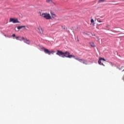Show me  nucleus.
Segmentation results:
<instances>
[{"label": "nucleus", "mask_w": 124, "mask_h": 124, "mask_svg": "<svg viewBox=\"0 0 124 124\" xmlns=\"http://www.w3.org/2000/svg\"><path fill=\"white\" fill-rule=\"evenodd\" d=\"M62 55H64V57H66V58H69V59H71V58H74L75 60L78 61V62H81V63H83L84 64H89V62H88V61L82 59L78 57H76L73 55H69V52H66L65 53L63 52Z\"/></svg>", "instance_id": "f257e3e1"}, {"label": "nucleus", "mask_w": 124, "mask_h": 124, "mask_svg": "<svg viewBox=\"0 0 124 124\" xmlns=\"http://www.w3.org/2000/svg\"><path fill=\"white\" fill-rule=\"evenodd\" d=\"M41 16L43 17V18H45V19H46V20H50L51 19V16L50 15V14L42 13L41 15Z\"/></svg>", "instance_id": "f03ea898"}, {"label": "nucleus", "mask_w": 124, "mask_h": 124, "mask_svg": "<svg viewBox=\"0 0 124 124\" xmlns=\"http://www.w3.org/2000/svg\"><path fill=\"white\" fill-rule=\"evenodd\" d=\"M9 22H12L13 24H16V23H20V21L18 20V19L17 18H10L9 20Z\"/></svg>", "instance_id": "7ed1b4c3"}, {"label": "nucleus", "mask_w": 124, "mask_h": 124, "mask_svg": "<svg viewBox=\"0 0 124 124\" xmlns=\"http://www.w3.org/2000/svg\"><path fill=\"white\" fill-rule=\"evenodd\" d=\"M44 52L46 54H47L48 55H51V53L52 54H53V53H55V51H52L51 52L49 50H48V49L47 48H44Z\"/></svg>", "instance_id": "20e7f679"}, {"label": "nucleus", "mask_w": 124, "mask_h": 124, "mask_svg": "<svg viewBox=\"0 0 124 124\" xmlns=\"http://www.w3.org/2000/svg\"><path fill=\"white\" fill-rule=\"evenodd\" d=\"M103 61L105 62V59L103 58H100L98 61L99 64L100 65H104V64H103Z\"/></svg>", "instance_id": "39448f33"}, {"label": "nucleus", "mask_w": 124, "mask_h": 124, "mask_svg": "<svg viewBox=\"0 0 124 124\" xmlns=\"http://www.w3.org/2000/svg\"><path fill=\"white\" fill-rule=\"evenodd\" d=\"M23 41L24 43H26V44H28V45H30V44L31 43V41L27 39H24Z\"/></svg>", "instance_id": "423d86ee"}, {"label": "nucleus", "mask_w": 124, "mask_h": 124, "mask_svg": "<svg viewBox=\"0 0 124 124\" xmlns=\"http://www.w3.org/2000/svg\"><path fill=\"white\" fill-rule=\"evenodd\" d=\"M56 55H58L60 57L62 56V51L57 50V53H56Z\"/></svg>", "instance_id": "0eeeda50"}, {"label": "nucleus", "mask_w": 124, "mask_h": 124, "mask_svg": "<svg viewBox=\"0 0 124 124\" xmlns=\"http://www.w3.org/2000/svg\"><path fill=\"white\" fill-rule=\"evenodd\" d=\"M38 31L41 34H43V30L41 27L38 28Z\"/></svg>", "instance_id": "6e6552de"}, {"label": "nucleus", "mask_w": 124, "mask_h": 124, "mask_svg": "<svg viewBox=\"0 0 124 124\" xmlns=\"http://www.w3.org/2000/svg\"><path fill=\"white\" fill-rule=\"evenodd\" d=\"M23 28H26V26H17V29L18 30H21V29H23Z\"/></svg>", "instance_id": "1a4fd4ad"}, {"label": "nucleus", "mask_w": 124, "mask_h": 124, "mask_svg": "<svg viewBox=\"0 0 124 124\" xmlns=\"http://www.w3.org/2000/svg\"><path fill=\"white\" fill-rule=\"evenodd\" d=\"M18 40H19V41H22V40H23L24 41V40H25V38L23 37L19 36Z\"/></svg>", "instance_id": "9d476101"}, {"label": "nucleus", "mask_w": 124, "mask_h": 124, "mask_svg": "<svg viewBox=\"0 0 124 124\" xmlns=\"http://www.w3.org/2000/svg\"><path fill=\"white\" fill-rule=\"evenodd\" d=\"M90 44L92 47H94V43L91 42L90 43Z\"/></svg>", "instance_id": "9b49d317"}, {"label": "nucleus", "mask_w": 124, "mask_h": 124, "mask_svg": "<svg viewBox=\"0 0 124 124\" xmlns=\"http://www.w3.org/2000/svg\"><path fill=\"white\" fill-rule=\"evenodd\" d=\"M50 13H51L52 17H56V14H53V13H52V12H51Z\"/></svg>", "instance_id": "f8f14e48"}, {"label": "nucleus", "mask_w": 124, "mask_h": 124, "mask_svg": "<svg viewBox=\"0 0 124 124\" xmlns=\"http://www.w3.org/2000/svg\"><path fill=\"white\" fill-rule=\"evenodd\" d=\"M46 2H53V1L52 0H46Z\"/></svg>", "instance_id": "ddd939ff"}, {"label": "nucleus", "mask_w": 124, "mask_h": 124, "mask_svg": "<svg viewBox=\"0 0 124 124\" xmlns=\"http://www.w3.org/2000/svg\"><path fill=\"white\" fill-rule=\"evenodd\" d=\"M106 0H99V2H104V1Z\"/></svg>", "instance_id": "4468645a"}, {"label": "nucleus", "mask_w": 124, "mask_h": 124, "mask_svg": "<svg viewBox=\"0 0 124 124\" xmlns=\"http://www.w3.org/2000/svg\"><path fill=\"white\" fill-rule=\"evenodd\" d=\"M94 22V20H93V19H92L91 20V23H93Z\"/></svg>", "instance_id": "2eb2a0df"}, {"label": "nucleus", "mask_w": 124, "mask_h": 124, "mask_svg": "<svg viewBox=\"0 0 124 124\" xmlns=\"http://www.w3.org/2000/svg\"><path fill=\"white\" fill-rule=\"evenodd\" d=\"M16 40H19V36L16 37Z\"/></svg>", "instance_id": "dca6fc26"}, {"label": "nucleus", "mask_w": 124, "mask_h": 124, "mask_svg": "<svg viewBox=\"0 0 124 124\" xmlns=\"http://www.w3.org/2000/svg\"><path fill=\"white\" fill-rule=\"evenodd\" d=\"M12 36L13 37H15V36H16L15 34H13L12 35Z\"/></svg>", "instance_id": "f3484780"}, {"label": "nucleus", "mask_w": 124, "mask_h": 124, "mask_svg": "<svg viewBox=\"0 0 124 124\" xmlns=\"http://www.w3.org/2000/svg\"><path fill=\"white\" fill-rule=\"evenodd\" d=\"M63 30H65V29H66V28L65 27V26H63Z\"/></svg>", "instance_id": "a211bd4d"}, {"label": "nucleus", "mask_w": 124, "mask_h": 124, "mask_svg": "<svg viewBox=\"0 0 124 124\" xmlns=\"http://www.w3.org/2000/svg\"><path fill=\"white\" fill-rule=\"evenodd\" d=\"M98 22L99 23H101V21H100V20H98Z\"/></svg>", "instance_id": "6ab92c4d"}, {"label": "nucleus", "mask_w": 124, "mask_h": 124, "mask_svg": "<svg viewBox=\"0 0 124 124\" xmlns=\"http://www.w3.org/2000/svg\"><path fill=\"white\" fill-rule=\"evenodd\" d=\"M123 71H124V69L123 70Z\"/></svg>", "instance_id": "aec40b11"}]
</instances>
